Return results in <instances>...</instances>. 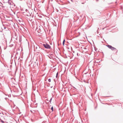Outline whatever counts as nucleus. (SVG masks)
<instances>
[{"mask_svg":"<svg viewBox=\"0 0 123 123\" xmlns=\"http://www.w3.org/2000/svg\"><path fill=\"white\" fill-rule=\"evenodd\" d=\"M106 46H107L108 48L111 49L112 50H117H117L116 49V48H115L114 47H112L111 46L108 45H106Z\"/></svg>","mask_w":123,"mask_h":123,"instance_id":"obj_1","label":"nucleus"},{"mask_svg":"<svg viewBox=\"0 0 123 123\" xmlns=\"http://www.w3.org/2000/svg\"><path fill=\"white\" fill-rule=\"evenodd\" d=\"M43 45L46 49H50L51 48L50 46L46 43L43 44Z\"/></svg>","mask_w":123,"mask_h":123,"instance_id":"obj_2","label":"nucleus"},{"mask_svg":"<svg viewBox=\"0 0 123 123\" xmlns=\"http://www.w3.org/2000/svg\"><path fill=\"white\" fill-rule=\"evenodd\" d=\"M36 49L38 51H40L43 49L41 48L39 46L37 45V46H36Z\"/></svg>","mask_w":123,"mask_h":123,"instance_id":"obj_3","label":"nucleus"},{"mask_svg":"<svg viewBox=\"0 0 123 123\" xmlns=\"http://www.w3.org/2000/svg\"><path fill=\"white\" fill-rule=\"evenodd\" d=\"M53 98V96L52 97H51L50 100L49 101V102H50V103H51V101L52 100V98Z\"/></svg>","mask_w":123,"mask_h":123,"instance_id":"obj_4","label":"nucleus"},{"mask_svg":"<svg viewBox=\"0 0 123 123\" xmlns=\"http://www.w3.org/2000/svg\"><path fill=\"white\" fill-rule=\"evenodd\" d=\"M65 42V39H64L63 42V45H64V44Z\"/></svg>","mask_w":123,"mask_h":123,"instance_id":"obj_5","label":"nucleus"},{"mask_svg":"<svg viewBox=\"0 0 123 123\" xmlns=\"http://www.w3.org/2000/svg\"><path fill=\"white\" fill-rule=\"evenodd\" d=\"M51 110H52V111H53V106L51 107Z\"/></svg>","mask_w":123,"mask_h":123,"instance_id":"obj_6","label":"nucleus"},{"mask_svg":"<svg viewBox=\"0 0 123 123\" xmlns=\"http://www.w3.org/2000/svg\"><path fill=\"white\" fill-rule=\"evenodd\" d=\"M58 75V72H57L56 74V78H57Z\"/></svg>","mask_w":123,"mask_h":123,"instance_id":"obj_7","label":"nucleus"},{"mask_svg":"<svg viewBox=\"0 0 123 123\" xmlns=\"http://www.w3.org/2000/svg\"><path fill=\"white\" fill-rule=\"evenodd\" d=\"M48 81L49 82H50L51 81V80L50 79H49L48 80Z\"/></svg>","mask_w":123,"mask_h":123,"instance_id":"obj_8","label":"nucleus"},{"mask_svg":"<svg viewBox=\"0 0 123 123\" xmlns=\"http://www.w3.org/2000/svg\"><path fill=\"white\" fill-rule=\"evenodd\" d=\"M1 122L2 123H4V121H3V120H1Z\"/></svg>","mask_w":123,"mask_h":123,"instance_id":"obj_9","label":"nucleus"},{"mask_svg":"<svg viewBox=\"0 0 123 123\" xmlns=\"http://www.w3.org/2000/svg\"><path fill=\"white\" fill-rule=\"evenodd\" d=\"M8 3H9V4L10 5H11V2H8Z\"/></svg>","mask_w":123,"mask_h":123,"instance_id":"obj_10","label":"nucleus"},{"mask_svg":"<svg viewBox=\"0 0 123 123\" xmlns=\"http://www.w3.org/2000/svg\"><path fill=\"white\" fill-rule=\"evenodd\" d=\"M17 37H15V39H17Z\"/></svg>","mask_w":123,"mask_h":123,"instance_id":"obj_11","label":"nucleus"},{"mask_svg":"<svg viewBox=\"0 0 123 123\" xmlns=\"http://www.w3.org/2000/svg\"><path fill=\"white\" fill-rule=\"evenodd\" d=\"M4 29H6V27H4Z\"/></svg>","mask_w":123,"mask_h":123,"instance_id":"obj_12","label":"nucleus"},{"mask_svg":"<svg viewBox=\"0 0 123 123\" xmlns=\"http://www.w3.org/2000/svg\"><path fill=\"white\" fill-rule=\"evenodd\" d=\"M49 56V57L50 59H51V57H50V56Z\"/></svg>","mask_w":123,"mask_h":123,"instance_id":"obj_13","label":"nucleus"},{"mask_svg":"<svg viewBox=\"0 0 123 123\" xmlns=\"http://www.w3.org/2000/svg\"><path fill=\"white\" fill-rule=\"evenodd\" d=\"M78 53H77V56H78Z\"/></svg>","mask_w":123,"mask_h":123,"instance_id":"obj_14","label":"nucleus"},{"mask_svg":"<svg viewBox=\"0 0 123 123\" xmlns=\"http://www.w3.org/2000/svg\"><path fill=\"white\" fill-rule=\"evenodd\" d=\"M74 87V88H75L76 89V88H75V87Z\"/></svg>","mask_w":123,"mask_h":123,"instance_id":"obj_15","label":"nucleus"}]
</instances>
